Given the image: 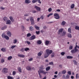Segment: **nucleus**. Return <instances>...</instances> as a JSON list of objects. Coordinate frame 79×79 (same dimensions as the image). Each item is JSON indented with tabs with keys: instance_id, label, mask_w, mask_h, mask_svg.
<instances>
[{
	"instance_id": "nucleus-1",
	"label": "nucleus",
	"mask_w": 79,
	"mask_h": 79,
	"mask_svg": "<svg viewBox=\"0 0 79 79\" xmlns=\"http://www.w3.org/2000/svg\"><path fill=\"white\" fill-rule=\"evenodd\" d=\"M39 72V75L40 77L41 78L42 77V75H41L40 73H43L44 74H46V73H48V72L45 71L44 70H43L41 69L40 70V71H38Z\"/></svg>"
},
{
	"instance_id": "nucleus-2",
	"label": "nucleus",
	"mask_w": 79,
	"mask_h": 79,
	"mask_svg": "<svg viewBox=\"0 0 79 79\" xmlns=\"http://www.w3.org/2000/svg\"><path fill=\"white\" fill-rule=\"evenodd\" d=\"M77 47V45L76 44V46L75 47L74 49L73 50H72L71 51V52L73 53L74 54L76 53L78 51V50L76 48Z\"/></svg>"
},
{
	"instance_id": "nucleus-3",
	"label": "nucleus",
	"mask_w": 79,
	"mask_h": 79,
	"mask_svg": "<svg viewBox=\"0 0 79 79\" xmlns=\"http://www.w3.org/2000/svg\"><path fill=\"white\" fill-rule=\"evenodd\" d=\"M54 18L56 19H60V17L59 15L57 13H55L54 14Z\"/></svg>"
},
{
	"instance_id": "nucleus-4",
	"label": "nucleus",
	"mask_w": 79,
	"mask_h": 79,
	"mask_svg": "<svg viewBox=\"0 0 79 79\" xmlns=\"http://www.w3.org/2000/svg\"><path fill=\"white\" fill-rule=\"evenodd\" d=\"M46 52H47V53L49 55L50 54L52 53L53 51L52 50L47 49L46 50Z\"/></svg>"
},
{
	"instance_id": "nucleus-5",
	"label": "nucleus",
	"mask_w": 79,
	"mask_h": 79,
	"mask_svg": "<svg viewBox=\"0 0 79 79\" xmlns=\"http://www.w3.org/2000/svg\"><path fill=\"white\" fill-rule=\"evenodd\" d=\"M36 9V10L38 11H41V8L37 6H35L34 7Z\"/></svg>"
},
{
	"instance_id": "nucleus-6",
	"label": "nucleus",
	"mask_w": 79,
	"mask_h": 79,
	"mask_svg": "<svg viewBox=\"0 0 79 79\" xmlns=\"http://www.w3.org/2000/svg\"><path fill=\"white\" fill-rule=\"evenodd\" d=\"M36 38V36L35 35L32 36L30 39L31 40H33Z\"/></svg>"
},
{
	"instance_id": "nucleus-7",
	"label": "nucleus",
	"mask_w": 79,
	"mask_h": 79,
	"mask_svg": "<svg viewBox=\"0 0 79 79\" xmlns=\"http://www.w3.org/2000/svg\"><path fill=\"white\" fill-rule=\"evenodd\" d=\"M26 69L28 70L29 71L30 70H31V66H27L26 68Z\"/></svg>"
},
{
	"instance_id": "nucleus-8",
	"label": "nucleus",
	"mask_w": 79,
	"mask_h": 79,
	"mask_svg": "<svg viewBox=\"0 0 79 79\" xmlns=\"http://www.w3.org/2000/svg\"><path fill=\"white\" fill-rule=\"evenodd\" d=\"M11 23V22L10 20H7L6 21V24H10V25Z\"/></svg>"
},
{
	"instance_id": "nucleus-9",
	"label": "nucleus",
	"mask_w": 79,
	"mask_h": 79,
	"mask_svg": "<svg viewBox=\"0 0 79 79\" xmlns=\"http://www.w3.org/2000/svg\"><path fill=\"white\" fill-rule=\"evenodd\" d=\"M50 43H51V42L50 41L46 40L45 42V44L46 45H47L49 44Z\"/></svg>"
},
{
	"instance_id": "nucleus-10",
	"label": "nucleus",
	"mask_w": 79,
	"mask_h": 79,
	"mask_svg": "<svg viewBox=\"0 0 79 79\" xmlns=\"http://www.w3.org/2000/svg\"><path fill=\"white\" fill-rule=\"evenodd\" d=\"M32 18H31L30 19V21L31 22V23L32 24L34 25V22L33 19L32 18H33L32 17Z\"/></svg>"
},
{
	"instance_id": "nucleus-11",
	"label": "nucleus",
	"mask_w": 79,
	"mask_h": 79,
	"mask_svg": "<svg viewBox=\"0 0 79 79\" xmlns=\"http://www.w3.org/2000/svg\"><path fill=\"white\" fill-rule=\"evenodd\" d=\"M63 31V28H61L59 30V32H58V34H60V32H62V31Z\"/></svg>"
},
{
	"instance_id": "nucleus-12",
	"label": "nucleus",
	"mask_w": 79,
	"mask_h": 79,
	"mask_svg": "<svg viewBox=\"0 0 79 79\" xmlns=\"http://www.w3.org/2000/svg\"><path fill=\"white\" fill-rule=\"evenodd\" d=\"M18 56L19 57H21L22 58H24L25 57V56L24 55H20V54H18Z\"/></svg>"
},
{
	"instance_id": "nucleus-13",
	"label": "nucleus",
	"mask_w": 79,
	"mask_h": 79,
	"mask_svg": "<svg viewBox=\"0 0 79 79\" xmlns=\"http://www.w3.org/2000/svg\"><path fill=\"white\" fill-rule=\"evenodd\" d=\"M8 69H7L5 68L3 69V70L5 73H7V72Z\"/></svg>"
},
{
	"instance_id": "nucleus-14",
	"label": "nucleus",
	"mask_w": 79,
	"mask_h": 79,
	"mask_svg": "<svg viewBox=\"0 0 79 79\" xmlns=\"http://www.w3.org/2000/svg\"><path fill=\"white\" fill-rule=\"evenodd\" d=\"M25 3L28 4L31 2V1L29 0H25Z\"/></svg>"
},
{
	"instance_id": "nucleus-15",
	"label": "nucleus",
	"mask_w": 79,
	"mask_h": 79,
	"mask_svg": "<svg viewBox=\"0 0 79 79\" xmlns=\"http://www.w3.org/2000/svg\"><path fill=\"white\" fill-rule=\"evenodd\" d=\"M10 19L12 22H13L14 21V19H13V17L12 16H10L9 17Z\"/></svg>"
},
{
	"instance_id": "nucleus-16",
	"label": "nucleus",
	"mask_w": 79,
	"mask_h": 79,
	"mask_svg": "<svg viewBox=\"0 0 79 79\" xmlns=\"http://www.w3.org/2000/svg\"><path fill=\"white\" fill-rule=\"evenodd\" d=\"M49 55L48 54H45L44 55V57L45 58H46L48 57Z\"/></svg>"
},
{
	"instance_id": "nucleus-17",
	"label": "nucleus",
	"mask_w": 79,
	"mask_h": 79,
	"mask_svg": "<svg viewBox=\"0 0 79 79\" xmlns=\"http://www.w3.org/2000/svg\"><path fill=\"white\" fill-rule=\"evenodd\" d=\"M1 51L3 52H6V48H2L1 49Z\"/></svg>"
},
{
	"instance_id": "nucleus-18",
	"label": "nucleus",
	"mask_w": 79,
	"mask_h": 79,
	"mask_svg": "<svg viewBox=\"0 0 79 79\" xmlns=\"http://www.w3.org/2000/svg\"><path fill=\"white\" fill-rule=\"evenodd\" d=\"M3 19L5 22H6L8 18L7 17H5L3 18Z\"/></svg>"
},
{
	"instance_id": "nucleus-19",
	"label": "nucleus",
	"mask_w": 79,
	"mask_h": 79,
	"mask_svg": "<svg viewBox=\"0 0 79 79\" xmlns=\"http://www.w3.org/2000/svg\"><path fill=\"white\" fill-rule=\"evenodd\" d=\"M35 27L36 29L37 30H40V27H39L37 25H35Z\"/></svg>"
},
{
	"instance_id": "nucleus-20",
	"label": "nucleus",
	"mask_w": 79,
	"mask_h": 79,
	"mask_svg": "<svg viewBox=\"0 0 79 79\" xmlns=\"http://www.w3.org/2000/svg\"><path fill=\"white\" fill-rule=\"evenodd\" d=\"M50 69V66H48V67H47L46 69V71H48Z\"/></svg>"
},
{
	"instance_id": "nucleus-21",
	"label": "nucleus",
	"mask_w": 79,
	"mask_h": 79,
	"mask_svg": "<svg viewBox=\"0 0 79 79\" xmlns=\"http://www.w3.org/2000/svg\"><path fill=\"white\" fill-rule=\"evenodd\" d=\"M7 35H8L9 36V37H11V33L9 32V31H8V32H7Z\"/></svg>"
},
{
	"instance_id": "nucleus-22",
	"label": "nucleus",
	"mask_w": 79,
	"mask_h": 79,
	"mask_svg": "<svg viewBox=\"0 0 79 79\" xmlns=\"http://www.w3.org/2000/svg\"><path fill=\"white\" fill-rule=\"evenodd\" d=\"M42 51L40 52L38 54V56H41L42 53Z\"/></svg>"
},
{
	"instance_id": "nucleus-23",
	"label": "nucleus",
	"mask_w": 79,
	"mask_h": 79,
	"mask_svg": "<svg viewBox=\"0 0 79 79\" xmlns=\"http://www.w3.org/2000/svg\"><path fill=\"white\" fill-rule=\"evenodd\" d=\"M66 23L65 21H63L61 23V25L63 26H64L65 24Z\"/></svg>"
},
{
	"instance_id": "nucleus-24",
	"label": "nucleus",
	"mask_w": 79,
	"mask_h": 79,
	"mask_svg": "<svg viewBox=\"0 0 79 79\" xmlns=\"http://www.w3.org/2000/svg\"><path fill=\"white\" fill-rule=\"evenodd\" d=\"M71 30H72L71 27H69L68 29V30L69 32L70 33H71Z\"/></svg>"
},
{
	"instance_id": "nucleus-25",
	"label": "nucleus",
	"mask_w": 79,
	"mask_h": 79,
	"mask_svg": "<svg viewBox=\"0 0 79 79\" xmlns=\"http://www.w3.org/2000/svg\"><path fill=\"white\" fill-rule=\"evenodd\" d=\"M7 27V26H4L2 28V30H4L6 29Z\"/></svg>"
},
{
	"instance_id": "nucleus-26",
	"label": "nucleus",
	"mask_w": 79,
	"mask_h": 79,
	"mask_svg": "<svg viewBox=\"0 0 79 79\" xmlns=\"http://www.w3.org/2000/svg\"><path fill=\"white\" fill-rule=\"evenodd\" d=\"M37 43L38 44H40L42 43V42L40 40H39L38 41Z\"/></svg>"
},
{
	"instance_id": "nucleus-27",
	"label": "nucleus",
	"mask_w": 79,
	"mask_h": 79,
	"mask_svg": "<svg viewBox=\"0 0 79 79\" xmlns=\"http://www.w3.org/2000/svg\"><path fill=\"white\" fill-rule=\"evenodd\" d=\"M18 70H19V71L20 72V73H21L22 72V69H21V67H19L18 68Z\"/></svg>"
},
{
	"instance_id": "nucleus-28",
	"label": "nucleus",
	"mask_w": 79,
	"mask_h": 79,
	"mask_svg": "<svg viewBox=\"0 0 79 79\" xmlns=\"http://www.w3.org/2000/svg\"><path fill=\"white\" fill-rule=\"evenodd\" d=\"M67 59H72L73 58V57L72 56H67Z\"/></svg>"
},
{
	"instance_id": "nucleus-29",
	"label": "nucleus",
	"mask_w": 79,
	"mask_h": 79,
	"mask_svg": "<svg viewBox=\"0 0 79 79\" xmlns=\"http://www.w3.org/2000/svg\"><path fill=\"white\" fill-rule=\"evenodd\" d=\"M74 6H75V5L74 4H72L71 6V8L73 9L74 8Z\"/></svg>"
},
{
	"instance_id": "nucleus-30",
	"label": "nucleus",
	"mask_w": 79,
	"mask_h": 79,
	"mask_svg": "<svg viewBox=\"0 0 79 79\" xmlns=\"http://www.w3.org/2000/svg\"><path fill=\"white\" fill-rule=\"evenodd\" d=\"M12 58V56H10L8 58V60H10Z\"/></svg>"
},
{
	"instance_id": "nucleus-31",
	"label": "nucleus",
	"mask_w": 79,
	"mask_h": 79,
	"mask_svg": "<svg viewBox=\"0 0 79 79\" xmlns=\"http://www.w3.org/2000/svg\"><path fill=\"white\" fill-rule=\"evenodd\" d=\"M6 36L5 34L4 33H3L2 35V36L3 38H5V37Z\"/></svg>"
},
{
	"instance_id": "nucleus-32",
	"label": "nucleus",
	"mask_w": 79,
	"mask_h": 79,
	"mask_svg": "<svg viewBox=\"0 0 79 79\" xmlns=\"http://www.w3.org/2000/svg\"><path fill=\"white\" fill-rule=\"evenodd\" d=\"M4 38H5L7 40H8L9 39V37L7 35H6Z\"/></svg>"
},
{
	"instance_id": "nucleus-33",
	"label": "nucleus",
	"mask_w": 79,
	"mask_h": 79,
	"mask_svg": "<svg viewBox=\"0 0 79 79\" xmlns=\"http://www.w3.org/2000/svg\"><path fill=\"white\" fill-rule=\"evenodd\" d=\"M7 79H13V78L12 77H11L10 76H8L7 77Z\"/></svg>"
},
{
	"instance_id": "nucleus-34",
	"label": "nucleus",
	"mask_w": 79,
	"mask_h": 79,
	"mask_svg": "<svg viewBox=\"0 0 79 79\" xmlns=\"http://www.w3.org/2000/svg\"><path fill=\"white\" fill-rule=\"evenodd\" d=\"M75 29L77 30H79V27H78L77 26H76Z\"/></svg>"
},
{
	"instance_id": "nucleus-35",
	"label": "nucleus",
	"mask_w": 79,
	"mask_h": 79,
	"mask_svg": "<svg viewBox=\"0 0 79 79\" xmlns=\"http://www.w3.org/2000/svg\"><path fill=\"white\" fill-rule=\"evenodd\" d=\"M68 36L69 38H72V35L71 34L69 33L68 34Z\"/></svg>"
},
{
	"instance_id": "nucleus-36",
	"label": "nucleus",
	"mask_w": 79,
	"mask_h": 79,
	"mask_svg": "<svg viewBox=\"0 0 79 79\" xmlns=\"http://www.w3.org/2000/svg\"><path fill=\"white\" fill-rule=\"evenodd\" d=\"M54 54H55V53H54V52H53L52 53V55H51V57H54Z\"/></svg>"
},
{
	"instance_id": "nucleus-37",
	"label": "nucleus",
	"mask_w": 79,
	"mask_h": 79,
	"mask_svg": "<svg viewBox=\"0 0 79 79\" xmlns=\"http://www.w3.org/2000/svg\"><path fill=\"white\" fill-rule=\"evenodd\" d=\"M73 48V46H72L70 45L69 47V49L71 50Z\"/></svg>"
},
{
	"instance_id": "nucleus-38",
	"label": "nucleus",
	"mask_w": 79,
	"mask_h": 79,
	"mask_svg": "<svg viewBox=\"0 0 79 79\" xmlns=\"http://www.w3.org/2000/svg\"><path fill=\"white\" fill-rule=\"evenodd\" d=\"M17 40L16 39H15L14 40H13V43L14 44H15L16 43H17Z\"/></svg>"
},
{
	"instance_id": "nucleus-39",
	"label": "nucleus",
	"mask_w": 79,
	"mask_h": 79,
	"mask_svg": "<svg viewBox=\"0 0 79 79\" xmlns=\"http://www.w3.org/2000/svg\"><path fill=\"white\" fill-rule=\"evenodd\" d=\"M37 0H33L32 1V2L33 3H35L37 2Z\"/></svg>"
},
{
	"instance_id": "nucleus-40",
	"label": "nucleus",
	"mask_w": 79,
	"mask_h": 79,
	"mask_svg": "<svg viewBox=\"0 0 79 79\" xmlns=\"http://www.w3.org/2000/svg\"><path fill=\"white\" fill-rule=\"evenodd\" d=\"M31 36V34L30 33H28L27 35V37H30Z\"/></svg>"
},
{
	"instance_id": "nucleus-41",
	"label": "nucleus",
	"mask_w": 79,
	"mask_h": 79,
	"mask_svg": "<svg viewBox=\"0 0 79 79\" xmlns=\"http://www.w3.org/2000/svg\"><path fill=\"white\" fill-rule=\"evenodd\" d=\"M66 34V32L65 31H64L63 33H62V35L64 36Z\"/></svg>"
},
{
	"instance_id": "nucleus-42",
	"label": "nucleus",
	"mask_w": 79,
	"mask_h": 79,
	"mask_svg": "<svg viewBox=\"0 0 79 79\" xmlns=\"http://www.w3.org/2000/svg\"><path fill=\"white\" fill-rule=\"evenodd\" d=\"M33 29V27H30V30L31 31H32V30Z\"/></svg>"
},
{
	"instance_id": "nucleus-43",
	"label": "nucleus",
	"mask_w": 79,
	"mask_h": 79,
	"mask_svg": "<svg viewBox=\"0 0 79 79\" xmlns=\"http://www.w3.org/2000/svg\"><path fill=\"white\" fill-rule=\"evenodd\" d=\"M66 73V71L65 70H63L62 72V73L64 74Z\"/></svg>"
},
{
	"instance_id": "nucleus-44",
	"label": "nucleus",
	"mask_w": 79,
	"mask_h": 79,
	"mask_svg": "<svg viewBox=\"0 0 79 79\" xmlns=\"http://www.w3.org/2000/svg\"><path fill=\"white\" fill-rule=\"evenodd\" d=\"M36 33L37 35H39L40 33V31H36Z\"/></svg>"
},
{
	"instance_id": "nucleus-45",
	"label": "nucleus",
	"mask_w": 79,
	"mask_h": 79,
	"mask_svg": "<svg viewBox=\"0 0 79 79\" xmlns=\"http://www.w3.org/2000/svg\"><path fill=\"white\" fill-rule=\"evenodd\" d=\"M25 42H26L27 44L28 45H29L31 44V43L30 42L28 41H26Z\"/></svg>"
},
{
	"instance_id": "nucleus-46",
	"label": "nucleus",
	"mask_w": 79,
	"mask_h": 79,
	"mask_svg": "<svg viewBox=\"0 0 79 79\" xmlns=\"http://www.w3.org/2000/svg\"><path fill=\"white\" fill-rule=\"evenodd\" d=\"M73 62H74V63L75 65H77V63L75 60H73Z\"/></svg>"
},
{
	"instance_id": "nucleus-47",
	"label": "nucleus",
	"mask_w": 79,
	"mask_h": 79,
	"mask_svg": "<svg viewBox=\"0 0 79 79\" xmlns=\"http://www.w3.org/2000/svg\"><path fill=\"white\" fill-rule=\"evenodd\" d=\"M65 54V52H62L60 54L62 56H64Z\"/></svg>"
},
{
	"instance_id": "nucleus-48",
	"label": "nucleus",
	"mask_w": 79,
	"mask_h": 79,
	"mask_svg": "<svg viewBox=\"0 0 79 79\" xmlns=\"http://www.w3.org/2000/svg\"><path fill=\"white\" fill-rule=\"evenodd\" d=\"M29 50V49L28 48H26L25 49V51H27L28 50Z\"/></svg>"
},
{
	"instance_id": "nucleus-49",
	"label": "nucleus",
	"mask_w": 79,
	"mask_h": 79,
	"mask_svg": "<svg viewBox=\"0 0 79 79\" xmlns=\"http://www.w3.org/2000/svg\"><path fill=\"white\" fill-rule=\"evenodd\" d=\"M41 0H37V1L40 4H41V2L40 1Z\"/></svg>"
},
{
	"instance_id": "nucleus-50",
	"label": "nucleus",
	"mask_w": 79,
	"mask_h": 79,
	"mask_svg": "<svg viewBox=\"0 0 79 79\" xmlns=\"http://www.w3.org/2000/svg\"><path fill=\"white\" fill-rule=\"evenodd\" d=\"M16 74V72L15 71H14L13 73V75H15Z\"/></svg>"
},
{
	"instance_id": "nucleus-51",
	"label": "nucleus",
	"mask_w": 79,
	"mask_h": 79,
	"mask_svg": "<svg viewBox=\"0 0 79 79\" xmlns=\"http://www.w3.org/2000/svg\"><path fill=\"white\" fill-rule=\"evenodd\" d=\"M52 10V8H49V9H48V11L50 12H51Z\"/></svg>"
},
{
	"instance_id": "nucleus-52",
	"label": "nucleus",
	"mask_w": 79,
	"mask_h": 79,
	"mask_svg": "<svg viewBox=\"0 0 79 79\" xmlns=\"http://www.w3.org/2000/svg\"><path fill=\"white\" fill-rule=\"evenodd\" d=\"M16 47V45H13L11 46V48L13 49Z\"/></svg>"
},
{
	"instance_id": "nucleus-53",
	"label": "nucleus",
	"mask_w": 79,
	"mask_h": 79,
	"mask_svg": "<svg viewBox=\"0 0 79 79\" xmlns=\"http://www.w3.org/2000/svg\"><path fill=\"white\" fill-rule=\"evenodd\" d=\"M4 61H5V60H4V59H2L1 62H2V63L4 62Z\"/></svg>"
},
{
	"instance_id": "nucleus-54",
	"label": "nucleus",
	"mask_w": 79,
	"mask_h": 79,
	"mask_svg": "<svg viewBox=\"0 0 79 79\" xmlns=\"http://www.w3.org/2000/svg\"><path fill=\"white\" fill-rule=\"evenodd\" d=\"M49 64L50 65H53V63L52 62H51L49 63Z\"/></svg>"
},
{
	"instance_id": "nucleus-55",
	"label": "nucleus",
	"mask_w": 79,
	"mask_h": 79,
	"mask_svg": "<svg viewBox=\"0 0 79 79\" xmlns=\"http://www.w3.org/2000/svg\"><path fill=\"white\" fill-rule=\"evenodd\" d=\"M22 52H23L24 51V48H23L20 50Z\"/></svg>"
},
{
	"instance_id": "nucleus-56",
	"label": "nucleus",
	"mask_w": 79,
	"mask_h": 79,
	"mask_svg": "<svg viewBox=\"0 0 79 79\" xmlns=\"http://www.w3.org/2000/svg\"><path fill=\"white\" fill-rule=\"evenodd\" d=\"M68 73L69 74V75H71V72L70 71H69L68 72Z\"/></svg>"
},
{
	"instance_id": "nucleus-57",
	"label": "nucleus",
	"mask_w": 79,
	"mask_h": 79,
	"mask_svg": "<svg viewBox=\"0 0 79 79\" xmlns=\"http://www.w3.org/2000/svg\"><path fill=\"white\" fill-rule=\"evenodd\" d=\"M33 60V58H31L29 60V61H32Z\"/></svg>"
},
{
	"instance_id": "nucleus-58",
	"label": "nucleus",
	"mask_w": 79,
	"mask_h": 79,
	"mask_svg": "<svg viewBox=\"0 0 79 79\" xmlns=\"http://www.w3.org/2000/svg\"><path fill=\"white\" fill-rule=\"evenodd\" d=\"M40 18H41L42 19H44V17L43 15H42L41 16Z\"/></svg>"
},
{
	"instance_id": "nucleus-59",
	"label": "nucleus",
	"mask_w": 79,
	"mask_h": 79,
	"mask_svg": "<svg viewBox=\"0 0 79 79\" xmlns=\"http://www.w3.org/2000/svg\"><path fill=\"white\" fill-rule=\"evenodd\" d=\"M32 12L33 13H35L36 12V11H35V10H33V11H32Z\"/></svg>"
},
{
	"instance_id": "nucleus-60",
	"label": "nucleus",
	"mask_w": 79,
	"mask_h": 79,
	"mask_svg": "<svg viewBox=\"0 0 79 79\" xmlns=\"http://www.w3.org/2000/svg\"><path fill=\"white\" fill-rule=\"evenodd\" d=\"M78 74H76V78L77 79L78 77Z\"/></svg>"
},
{
	"instance_id": "nucleus-61",
	"label": "nucleus",
	"mask_w": 79,
	"mask_h": 79,
	"mask_svg": "<svg viewBox=\"0 0 79 79\" xmlns=\"http://www.w3.org/2000/svg\"><path fill=\"white\" fill-rule=\"evenodd\" d=\"M66 77H67V78H69V75H67V76H66Z\"/></svg>"
},
{
	"instance_id": "nucleus-62",
	"label": "nucleus",
	"mask_w": 79,
	"mask_h": 79,
	"mask_svg": "<svg viewBox=\"0 0 79 79\" xmlns=\"http://www.w3.org/2000/svg\"><path fill=\"white\" fill-rule=\"evenodd\" d=\"M56 11H58V12H60V9L57 10H56Z\"/></svg>"
},
{
	"instance_id": "nucleus-63",
	"label": "nucleus",
	"mask_w": 79,
	"mask_h": 79,
	"mask_svg": "<svg viewBox=\"0 0 79 79\" xmlns=\"http://www.w3.org/2000/svg\"><path fill=\"white\" fill-rule=\"evenodd\" d=\"M1 9L2 10H3L5 9L4 8H3L2 7H1Z\"/></svg>"
},
{
	"instance_id": "nucleus-64",
	"label": "nucleus",
	"mask_w": 79,
	"mask_h": 79,
	"mask_svg": "<svg viewBox=\"0 0 79 79\" xmlns=\"http://www.w3.org/2000/svg\"><path fill=\"white\" fill-rule=\"evenodd\" d=\"M71 78L72 79H73L74 78V77L73 76H72L71 77Z\"/></svg>"
}]
</instances>
